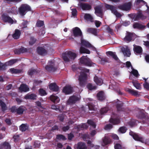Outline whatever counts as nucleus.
<instances>
[{"label":"nucleus","instance_id":"obj_9","mask_svg":"<svg viewBox=\"0 0 149 149\" xmlns=\"http://www.w3.org/2000/svg\"><path fill=\"white\" fill-rule=\"evenodd\" d=\"M2 20L5 22H8L11 24H13L14 21L8 15L4 13L1 15Z\"/></svg>","mask_w":149,"mask_h":149},{"label":"nucleus","instance_id":"obj_48","mask_svg":"<svg viewBox=\"0 0 149 149\" xmlns=\"http://www.w3.org/2000/svg\"><path fill=\"white\" fill-rule=\"evenodd\" d=\"M133 86L137 89L141 90V88L140 84L137 83L136 82L133 81L132 82Z\"/></svg>","mask_w":149,"mask_h":149},{"label":"nucleus","instance_id":"obj_58","mask_svg":"<svg viewBox=\"0 0 149 149\" xmlns=\"http://www.w3.org/2000/svg\"><path fill=\"white\" fill-rule=\"evenodd\" d=\"M88 106L89 109L90 110H94L95 109L94 106L93 104L92 103L89 102L88 103Z\"/></svg>","mask_w":149,"mask_h":149},{"label":"nucleus","instance_id":"obj_36","mask_svg":"<svg viewBox=\"0 0 149 149\" xmlns=\"http://www.w3.org/2000/svg\"><path fill=\"white\" fill-rule=\"evenodd\" d=\"M77 149H87V147L84 143L79 142L77 144Z\"/></svg>","mask_w":149,"mask_h":149},{"label":"nucleus","instance_id":"obj_26","mask_svg":"<svg viewBox=\"0 0 149 149\" xmlns=\"http://www.w3.org/2000/svg\"><path fill=\"white\" fill-rule=\"evenodd\" d=\"M37 97V96L35 94L29 93L25 96L24 98L26 100L30 99L34 100L36 99Z\"/></svg>","mask_w":149,"mask_h":149},{"label":"nucleus","instance_id":"obj_33","mask_svg":"<svg viewBox=\"0 0 149 149\" xmlns=\"http://www.w3.org/2000/svg\"><path fill=\"white\" fill-rule=\"evenodd\" d=\"M106 54L107 56H110L116 61L118 60V58L115 52H113L112 51H108L106 52Z\"/></svg>","mask_w":149,"mask_h":149},{"label":"nucleus","instance_id":"obj_59","mask_svg":"<svg viewBox=\"0 0 149 149\" xmlns=\"http://www.w3.org/2000/svg\"><path fill=\"white\" fill-rule=\"evenodd\" d=\"M115 149H122V146L120 143H116L114 146Z\"/></svg>","mask_w":149,"mask_h":149},{"label":"nucleus","instance_id":"obj_1","mask_svg":"<svg viewBox=\"0 0 149 149\" xmlns=\"http://www.w3.org/2000/svg\"><path fill=\"white\" fill-rule=\"evenodd\" d=\"M76 56V53L70 51L66 52L62 54L63 59L65 62H69L70 60H74Z\"/></svg>","mask_w":149,"mask_h":149},{"label":"nucleus","instance_id":"obj_64","mask_svg":"<svg viewBox=\"0 0 149 149\" xmlns=\"http://www.w3.org/2000/svg\"><path fill=\"white\" fill-rule=\"evenodd\" d=\"M144 88L146 90L149 91V83H144L143 84Z\"/></svg>","mask_w":149,"mask_h":149},{"label":"nucleus","instance_id":"obj_35","mask_svg":"<svg viewBox=\"0 0 149 149\" xmlns=\"http://www.w3.org/2000/svg\"><path fill=\"white\" fill-rule=\"evenodd\" d=\"M11 146L9 143L5 141L3 142L1 147V149H11Z\"/></svg>","mask_w":149,"mask_h":149},{"label":"nucleus","instance_id":"obj_34","mask_svg":"<svg viewBox=\"0 0 149 149\" xmlns=\"http://www.w3.org/2000/svg\"><path fill=\"white\" fill-rule=\"evenodd\" d=\"M94 80L95 82L97 85H101L103 83V80L100 78L98 77L97 76H95L94 77Z\"/></svg>","mask_w":149,"mask_h":149},{"label":"nucleus","instance_id":"obj_44","mask_svg":"<svg viewBox=\"0 0 149 149\" xmlns=\"http://www.w3.org/2000/svg\"><path fill=\"white\" fill-rule=\"evenodd\" d=\"M51 108L52 109L55 110L57 111H59L60 112H62L61 110L60 109V106L58 105H52L51 106Z\"/></svg>","mask_w":149,"mask_h":149},{"label":"nucleus","instance_id":"obj_25","mask_svg":"<svg viewBox=\"0 0 149 149\" xmlns=\"http://www.w3.org/2000/svg\"><path fill=\"white\" fill-rule=\"evenodd\" d=\"M137 117L140 119H145L146 120V121H149V118L148 116L146 115L144 113L141 112H139L138 114L136 115Z\"/></svg>","mask_w":149,"mask_h":149},{"label":"nucleus","instance_id":"obj_57","mask_svg":"<svg viewBox=\"0 0 149 149\" xmlns=\"http://www.w3.org/2000/svg\"><path fill=\"white\" fill-rule=\"evenodd\" d=\"M132 72L133 75L136 77H138L139 76L138 71L136 70L133 69Z\"/></svg>","mask_w":149,"mask_h":149},{"label":"nucleus","instance_id":"obj_16","mask_svg":"<svg viewBox=\"0 0 149 149\" xmlns=\"http://www.w3.org/2000/svg\"><path fill=\"white\" fill-rule=\"evenodd\" d=\"M19 90L20 92H26L29 90V88L28 86L24 84H22L20 85L19 88Z\"/></svg>","mask_w":149,"mask_h":149},{"label":"nucleus","instance_id":"obj_4","mask_svg":"<svg viewBox=\"0 0 149 149\" xmlns=\"http://www.w3.org/2000/svg\"><path fill=\"white\" fill-rule=\"evenodd\" d=\"M86 72H81L80 75L79 76L78 80L79 81V84L81 87H84L86 84L87 78V74Z\"/></svg>","mask_w":149,"mask_h":149},{"label":"nucleus","instance_id":"obj_49","mask_svg":"<svg viewBox=\"0 0 149 149\" xmlns=\"http://www.w3.org/2000/svg\"><path fill=\"white\" fill-rule=\"evenodd\" d=\"M38 92L39 94L41 96H45L47 94V93L46 91L43 88H40L39 89Z\"/></svg>","mask_w":149,"mask_h":149},{"label":"nucleus","instance_id":"obj_40","mask_svg":"<svg viewBox=\"0 0 149 149\" xmlns=\"http://www.w3.org/2000/svg\"><path fill=\"white\" fill-rule=\"evenodd\" d=\"M19 129L22 132H24L29 129V126L26 125L22 124L20 126Z\"/></svg>","mask_w":149,"mask_h":149},{"label":"nucleus","instance_id":"obj_23","mask_svg":"<svg viewBox=\"0 0 149 149\" xmlns=\"http://www.w3.org/2000/svg\"><path fill=\"white\" fill-rule=\"evenodd\" d=\"M87 32L89 33L92 34L95 36H97L98 32L97 29L93 28H88L87 29Z\"/></svg>","mask_w":149,"mask_h":149},{"label":"nucleus","instance_id":"obj_60","mask_svg":"<svg viewBox=\"0 0 149 149\" xmlns=\"http://www.w3.org/2000/svg\"><path fill=\"white\" fill-rule=\"evenodd\" d=\"M36 41V39L33 37H31L30 38L29 44L30 45H32L34 44Z\"/></svg>","mask_w":149,"mask_h":149},{"label":"nucleus","instance_id":"obj_11","mask_svg":"<svg viewBox=\"0 0 149 149\" xmlns=\"http://www.w3.org/2000/svg\"><path fill=\"white\" fill-rule=\"evenodd\" d=\"M80 99L77 96L72 95L70 96L67 101V104H75L76 102L79 101Z\"/></svg>","mask_w":149,"mask_h":149},{"label":"nucleus","instance_id":"obj_22","mask_svg":"<svg viewBox=\"0 0 149 149\" xmlns=\"http://www.w3.org/2000/svg\"><path fill=\"white\" fill-rule=\"evenodd\" d=\"M97 97L98 100L100 101H103L106 98L104 93L102 91H100L97 93Z\"/></svg>","mask_w":149,"mask_h":149},{"label":"nucleus","instance_id":"obj_41","mask_svg":"<svg viewBox=\"0 0 149 149\" xmlns=\"http://www.w3.org/2000/svg\"><path fill=\"white\" fill-rule=\"evenodd\" d=\"M0 106L2 111L4 112L7 109L6 104L2 100H0Z\"/></svg>","mask_w":149,"mask_h":149},{"label":"nucleus","instance_id":"obj_28","mask_svg":"<svg viewBox=\"0 0 149 149\" xmlns=\"http://www.w3.org/2000/svg\"><path fill=\"white\" fill-rule=\"evenodd\" d=\"M133 27L134 29H136L139 30H143L144 29L146 26L141 24L137 23L135 22L133 25Z\"/></svg>","mask_w":149,"mask_h":149},{"label":"nucleus","instance_id":"obj_17","mask_svg":"<svg viewBox=\"0 0 149 149\" xmlns=\"http://www.w3.org/2000/svg\"><path fill=\"white\" fill-rule=\"evenodd\" d=\"M134 34L130 32H127L125 37L124 38V40L127 42L131 41L133 37Z\"/></svg>","mask_w":149,"mask_h":149},{"label":"nucleus","instance_id":"obj_8","mask_svg":"<svg viewBox=\"0 0 149 149\" xmlns=\"http://www.w3.org/2000/svg\"><path fill=\"white\" fill-rule=\"evenodd\" d=\"M72 34L74 37H79L81 38L83 37L82 31L79 27H75L73 29Z\"/></svg>","mask_w":149,"mask_h":149},{"label":"nucleus","instance_id":"obj_62","mask_svg":"<svg viewBox=\"0 0 149 149\" xmlns=\"http://www.w3.org/2000/svg\"><path fill=\"white\" fill-rule=\"evenodd\" d=\"M128 124L131 127H132L135 125L136 121L134 120H131L129 122Z\"/></svg>","mask_w":149,"mask_h":149},{"label":"nucleus","instance_id":"obj_53","mask_svg":"<svg viewBox=\"0 0 149 149\" xmlns=\"http://www.w3.org/2000/svg\"><path fill=\"white\" fill-rule=\"evenodd\" d=\"M10 71L12 73H20L21 72V70H20L14 69V68H12L10 69Z\"/></svg>","mask_w":149,"mask_h":149},{"label":"nucleus","instance_id":"obj_50","mask_svg":"<svg viewBox=\"0 0 149 149\" xmlns=\"http://www.w3.org/2000/svg\"><path fill=\"white\" fill-rule=\"evenodd\" d=\"M56 138L59 140H62L63 141L66 139V138L64 135L61 134L56 135Z\"/></svg>","mask_w":149,"mask_h":149},{"label":"nucleus","instance_id":"obj_7","mask_svg":"<svg viewBox=\"0 0 149 149\" xmlns=\"http://www.w3.org/2000/svg\"><path fill=\"white\" fill-rule=\"evenodd\" d=\"M57 69V67L55 66L54 63L53 61H49L48 65L45 67L46 70L50 72H55Z\"/></svg>","mask_w":149,"mask_h":149},{"label":"nucleus","instance_id":"obj_3","mask_svg":"<svg viewBox=\"0 0 149 149\" xmlns=\"http://www.w3.org/2000/svg\"><path fill=\"white\" fill-rule=\"evenodd\" d=\"M31 11V7L27 4L21 5L18 10V12L19 14L22 16L25 15L27 12Z\"/></svg>","mask_w":149,"mask_h":149},{"label":"nucleus","instance_id":"obj_31","mask_svg":"<svg viewBox=\"0 0 149 149\" xmlns=\"http://www.w3.org/2000/svg\"><path fill=\"white\" fill-rule=\"evenodd\" d=\"M84 19L87 21L93 22H94V19L93 16L89 13H85L84 16Z\"/></svg>","mask_w":149,"mask_h":149},{"label":"nucleus","instance_id":"obj_20","mask_svg":"<svg viewBox=\"0 0 149 149\" xmlns=\"http://www.w3.org/2000/svg\"><path fill=\"white\" fill-rule=\"evenodd\" d=\"M49 88L50 90L54 92H58L59 91L58 86L55 83H51L50 84Z\"/></svg>","mask_w":149,"mask_h":149},{"label":"nucleus","instance_id":"obj_32","mask_svg":"<svg viewBox=\"0 0 149 149\" xmlns=\"http://www.w3.org/2000/svg\"><path fill=\"white\" fill-rule=\"evenodd\" d=\"M50 99L54 103H58L60 100L59 98L57 96L53 95L50 96Z\"/></svg>","mask_w":149,"mask_h":149},{"label":"nucleus","instance_id":"obj_55","mask_svg":"<svg viewBox=\"0 0 149 149\" xmlns=\"http://www.w3.org/2000/svg\"><path fill=\"white\" fill-rule=\"evenodd\" d=\"M109 109L107 107H105L102 108L100 110V113L101 114H103L107 112Z\"/></svg>","mask_w":149,"mask_h":149},{"label":"nucleus","instance_id":"obj_56","mask_svg":"<svg viewBox=\"0 0 149 149\" xmlns=\"http://www.w3.org/2000/svg\"><path fill=\"white\" fill-rule=\"evenodd\" d=\"M127 131L126 127L124 126L120 127L118 130V131L122 133H125Z\"/></svg>","mask_w":149,"mask_h":149},{"label":"nucleus","instance_id":"obj_10","mask_svg":"<svg viewBox=\"0 0 149 149\" xmlns=\"http://www.w3.org/2000/svg\"><path fill=\"white\" fill-rule=\"evenodd\" d=\"M131 6V3L130 2L124 3L122 5L118 6L117 7L120 10L127 11L130 10Z\"/></svg>","mask_w":149,"mask_h":149},{"label":"nucleus","instance_id":"obj_52","mask_svg":"<svg viewBox=\"0 0 149 149\" xmlns=\"http://www.w3.org/2000/svg\"><path fill=\"white\" fill-rule=\"evenodd\" d=\"M100 58L101 59L100 63L104 65L106 63L109 62L108 58L106 57Z\"/></svg>","mask_w":149,"mask_h":149},{"label":"nucleus","instance_id":"obj_12","mask_svg":"<svg viewBox=\"0 0 149 149\" xmlns=\"http://www.w3.org/2000/svg\"><path fill=\"white\" fill-rule=\"evenodd\" d=\"M37 51L38 54L42 56H44L46 55L47 53V50L42 47H37Z\"/></svg>","mask_w":149,"mask_h":149},{"label":"nucleus","instance_id":"obj_15","mask_svg":"<svg viewBox=\"0 0 149 149\" xmlns=\"http://www.w3.org/2000/svg\"><path fill=\"white\" fill-rule=\"evenodd\" d=\"M95 13L97 16L100 17L103 15V11L102 8L99 6H98L94 8Z\"/></svg>","mask_w":149,"mask_h":149},{"label":"nucleus","instance_id":"obj_5","mask_svg":"<svg viewBox=\"0 0 149 149\" xmlns=\"http://www.w3.org/2000/svg\"><path fill=\"white\" fill-rule=\"evenodd\" d=\"M79 62L84 65L88 66H91L94 64L87 56H83L80 58Z\"/></svg>","mask_w":149,"mask_h":149},{"label":"nucleus","instance_id":"obj_14","mask_svg":"<svg viewBox=\"0 0 149 149\" xmlns=\"http://www.w3.org/2000/svg\"><path fill=\"white\" fill-rule=\"evenodd\" d=\"M62 91L65 95L69 94L72 93L73 88L70 86L66 85L63 88Z\"/></svg>","mask_w":149,"mask_h":149},{"label":"nucleus","instance_id":"obj_46","mask_svg":"<svg viewBox=\"0 0 149 149\" xmlns=\"http://www.w3.org/2000/svg\"><path fill=\"white\" fill-rule=\"evenodd\" d=\"M143 16V15L142 13L139 12V13L137 15H134V18L135 20H137L140 19L142 18Z\"/></svg>","mask_w":149,"mask_h":149},{"label":"nucleus","instance_id":"obj_61","mask_svg":"<svg viewBox=\"0 0 149 149\" xmlns=\"http://www.w3.org/2000/svg\"><path fill=\"white\" fill-rule=\"evenodd\" d=\"M13 138L14 142L16 143L19 140V135H15L13 136Z\"/></svg>","mask_w":149,"mask_h":149},{"label":"nucleus","instance_id":"obj_27","mask_svg":"<svg viewBox=\"0 0 149 149\" xmlns=\"http://www.w3.org/2000/svg\"><path fill=\"white\" fill-rule=\"evenodd\" d=\"M21 34L20 31L19 30L16 29L15 30L14 33L12 35V36L14 39H18L19 38Z\"/></svg>","mask_w":149,"mask_h":149},{"label":"nucleus","instance_id":"obj_38","mask_svg":"<svg viewBox=\"0 0 149 149\" xmlns=\"http://www.w3.org/2000/svg\"><path fill=\"white\" fill-rule=\"evenodd\" d=\"M109 122L113 125H118L120 123V120L119 119L111 118L109 120Z\"/></svg>","mask_w":149,"mask_h":149},{"label":"nucleus","instance_id":"obj_43","mask_svg":"<svg viewBox=\"0 0 149 149\" xmlns=\"http://www.w3.org/2000/svg\"><path fill=\"white\" fill-rule=\"evenodd\" d=\"M44 25V23L43 21L40 20H37L36 24V26L38 27H41Z\"/></svg>","mask_w":149,"mask_h":149},{"label":"nucleus","instance_id":"obj_30","mask_svg":"<svg viewBox=\"0 0 149 149\" xmlns=\"http://www.w3.org/2000/svg\"><path fill=\"white\" fill-rule=\"evenodd\" d=\"M134 51L136 54H141L143 52V49L140 46L135 45L134 47Z\"/></svg>","mask_w":149,"mask_h":149},{"label":"nucleus","instance_id":"obj_21","mask_svg":"<svg viewBox=\"0 0 149 149\" xmlns=\"http://www.w3.org/2000/svg\"><path fill=\"white\" fill-rule=\"evenodd\" d=\"M122 52L125 56L129 57L131 55L130 49L127 46L125 47H123L121 48Z\"/></svg>","mask_w":149,"mask_h":149},{"label":"nucleus","instance_id":"obj_39","mask_svg":"<svg viewBox=\"0 0 149 149\" xmlns=\"http://www.w3.org/2000/svg\"><path fill=\"white\" fill-rule=\"evenodd\" d=\"M79 51L80 53L82 54L86 53L87 54H90V52L88 49L82 46L80 47Z\"/></svg>","mask_w":149,"mask_h":149},{"label":"nucleus","instance_id":"obj_2","mask_svg":"<svg viewBox=\"0 0 149 149\" xmlns=\"http://www.w3.org/2000/svg\"><path fill=\"white\" fill-rule=\"evenodd\" d=\"M25 107L23 106H21L18 107L16 106H13L10 108V110L12 113H16L18 115H21L25 111Z\"/></svg>","mask_w":149,"mask_h":149},{"label":"nucleus","instance_id":"obj_29","mask_svg":"<svg viewBox=\"0 0 149 149\" xmlns=\"http://www.w3.org/2000/svg\"><path fill=\"white\" fill-rule=\"evenodd\" d=\"M102 146H105L110 144L111 142V139L108 136H105L102 139Z\"/></svg>","mask_w":149,"mask_h":149},{"label":"nucleus","instance_id":"obj_6","mask_svg":"<svg viewBox=\"0 0 149 149\" xmlns=\"http://www.w3.org/2000/svg\"><path fill=\"white\" fill-rule=\"evenodd\" d=\"M105 7L107 9L110 10L111 13L114 14L117 17L119 18L121 17V14L117 11L116 7L114 6L106 4Z\"/></svg>","mask_w":149,"mask_h":149},{"label":"nucleus","instance_id":"obj_19","mask_svg":"<svg viewBox=\"0 0 149 149\" xmlns=\"http://www.w3.org/2000/svg\"><path fill=\"white\" fill-rule=\"evenodd\" d=\"M72 70L74 72H76L78 70H81L83 71V72H88L89 71V69L84 68L82 69V68L81 67H77L76 65H73L72 66Z\"/></svg>","mask_w":149,"mask_h":149},{"label":"nucleus","instance_id":"obj_42","mask_svg":"<svg viewBox=\"0 0 149 149\" xmlns=\"http://www.w3.org/2000/svg\"><path fill=\"white\" fill-rule=\"evenodd\" d=\"M37 73V70L33 68L30 69L28 72V74L31 76H32L33 75Z\"/></svg>","mask_w":149,"mask_h":149},{"label":"nucleus","instance_id":"obj_47","mask_svg":"<svg viewBox=\"0 0 149 149\" xmlns=\"http://www.w3.org/2000/svg\"><path fill=\"white\" fill-rule=\"evenodd\" d=\"M133 139L135 140L139 141L140 142H142L143 141V139L142 137H140L137 134H135L133 137Z\"/></svg>","mask_w":149,"mask_h":149},{"label":"nucleus","instance_id":"obj_51","mask_svg":"<svg viewBox=\"0 0 149 149\" xmlns=\"http://www.w3.org/2000/svg\"><path fill=\"white\" fill-rule=\"evenodd\" d=\"M88 126L86 123H84L81 125H79L77 126V128L81 130L84 129H87L88 128Z\"/></svg>","mask_w":149,"mask_h":149},{"label":"nucleus","instance_id":"obj_13","mask_svg":"<svg viewBox=\"0 0 149 149\" xmlns=\"http://www.w3.org/2000/svg\"><path fill=\"white\" fill-rule=\"evenodd\" d=\"M78 6L83 10H89L92 8V6L91 5L86 3H80L78 4Z\"/></svg>","mask_w":149,"mask_h":149},{"label":"nucleus","instance_id":"obj_37","mask_svg":"<svg viewBox=\"0 0 149 149\" xmlns=\"http://www.w3.org/2000/svg\"><path fill=\"white\" fill-rule=\"evenodd\" d=\"M123 104L120 101H118V102L117 103L116 105L117 110L118 111H123Z\"/></svg>","mask_w":149,"mask_h":149},{"label":"nucleus","instance_id":"obj_63","mask_svg":"<svg viewBox=\"0 0 149 149\" xmlns=\"http://www.w3.org/2000/svg\"><path fill=\"white\" fill-rule=\"evenodd\" d=\"M72 15L74 17L77 15V11L76 8H73L72 9Z\"/></svg>","mask_w":149,"mask_h":149},{"label":"nucleus","instance_id":"obj_54","mask_svg":"<svg viewBox=\"0 0 149 149\" xmlns=\"http://www.w3.org/2000/svg\"><path fill=\"white\" fill-rule=\"evenodd\" d=\"M87 87L89 90H92L95 89L97 87L95 86H93L91 83H89L87 85Z\"/></svg>","mask_w":149,"mask_h":149},{"label":"nucleus","instance_id":"obj_18","mask_svg":"<svg viewBox=\"0 0 149 149\" xmlns=\"http://www.w3.org/2000/svg\"><path fill=\"white\" fill-rule=\"evenodd\" d=\"M27 52L28 49L23 47H21L20 48L15 49L14 51L15 54H19L21 53H25Z\"/></svg>","mask_w":149,"mask_h":149},{"label":"nucleus","instance_id":"obj_24","mask_svg":"<svg viewBox=\"0 0 149 149\" xmlns=\"http://www.w3.org/2000/svg\"><path fill=\"white\" fill-rule=\"evenodd\" d=\"M81 44L82 46H85L87 48H91L93 47L92 45L88 41L83 39V37L81 38Z\"/></svg>","mask_w":149,"mask_h":149},{"label":"nucleus","instance_id":"obj_45","mask_svg":"<svg viewBox=\"0 0 149 149\" xmlns=\"http://www.w3.org/2000/svg\"><path fill=\"white\" fill-rule=\"evenodd\" d=\"M127 91L130 93L132 94L133 95L136 96L138 95V92L137 91L134 90L133 89H128Z\"/></svg>","mask_w":149,"mask_h":149}]
</instances>
